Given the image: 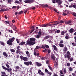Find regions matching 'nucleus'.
I'll return each instance as SVG.
<instances>
[{
  "mask_svg": "<svg viewBox=\"0 0 76 76\" xmlns=\"http://www.w3.org/2000/svg\"><path fill=\"white\" fill-rule=\"evenodd\" d=\"M67 66L69 67H70V64L69 63H67Z\"/></svg>",
  "mask_w": 76,
  "mask_h": 76,
  "instance_id": "a18cd8bd",
  "label": "nucleus"
},
{
  "mask_svg": "<svg viewBox=\"0 0 76 76\" xmlns=\"http://www.w3.org/2000/svg\"><path fill=\"white\" fill-rule=\"evenodd\" d=\"M24 1L25 3L31 4L34 2V1L33 0H26V1Z\"/></svg>",
  "mask_w": 76,
  "mask_h": 76,
  "instance_id": "423d86ee",
  "label": "nucleus"
},
{
  "mask_svg": "<svg viewBox=\"0 0 76 76\" xmlns=\"http://www.w3.org/2000/svg\"><path fill=\"white\" fill-rule=\"evenodd\" d=\"M64 50L66 51H67L68 50L67 48V47H66V46H65L64 48Z\"/></svg>",
  "mask_w": 76,
  "mask_h": 76,
  "instance_id": "2f4dec72",
  "label": "nucleus"
},
{
  "mask_svg": "<svg viewBox=\"0 0 76 76\" xmlns=\"http://www.w3.org/2000/svg\"><path fill=\"white\" fill-rule=\"evenodd\" d=\"M16 40L17 41V42L18 43V44H19V39H16Z\"/></svg>",
  "mask_w": 76,
  "mask_h": 76,
  "instance_id": "5fc2aeb1",
  "label": "nucleus"
},
{
  "mask_svg": "<svg viewBox=\"0 0 76 76\" xmlns=\"http://www.w3.org/2000/svg\"><path fill=\"white\" fill-rule=\"evenodd\" d=\"M26 43L25 42H22L21 43H20V45H24Z\"/></svg>",
  "mask_w": 76,
  "mask_h": 76,
  "instance_id": "bb28decb",
  "label": "nucleus"
},
{
  "mask_svg": "<svg viewBox=\"0 0 76 76\" xmlns=\"http://www.w3.org/2000/svg\"><path fill=\"white\" fill-rule=\"evenodd\" d=\"M67 15V14L65 12H63V16H66Z\"/></svg>",
  "mask_w": 76,
  "mask_h": 76,
  "instance_id": "c03bdc74",
  "label": "nucleus"
},
{
  "mask_svg": "<svg viewBox=\"0 0 76 76\" xmlns=\"http://www.w3.org/2000/svg\"><path fill=\"white\" fill-rule=\"evenodd\" d=\"M69 8L73 7V5H72V4H71V5L69 6Z\"/></svg>",
  "mask_w": 76,
  "mask_h": 76,
  "instance_id": "bf43d9fd",
  "label": "nucleus"
},
{
  "mask_svg": "<svg viewBox=\"0 0 76 76\" xmlns=\"http://www.w3.org/2000/svg\"><path fill=\"white\" fill-rule=\"evenodd\" d=\"M54 23H55L54 25H55V26H56L57 24H59V22L58 21H54Z\"/></svg>",
  "mask_w": 76,
  "mask_h": 76,
  "instance_id": "6ab92c4d",
  "label": "nucleus"
},
{
  "mask_svg": "<svg viewBox=\"0 0 76 76\" xmlns=\"http://www.w3.org/2000/svg\"><path fill=\"white\" fill-rule=\"evenodd\" d=\"M48 67L49 69H50V70H52V67H50V66H48Z\"/></svg>",
  "mask_w": 76,
  "mask_h": 76,
  "instance_id": "49530a36",
  "label": "nucleus"
},
{
  "mask_svg": "<svg viewBox=\"0 0 76 76\" xmlns=\"http://www.w3.org/2000/svg\"><path fill=\"white\" fill-rule=\"evenodd\" d=\"M0 43L1 44V45H4V43L3 42L0 41Z\"/></svg>",
  "mask_w": 76,
  "mask_h": 76,
  "instance_id": "cd10ccee",
  "label": "nucleus"
},
{
  "mask_svg": "<svg viewBox=\"0 0 76 76\" xmlns=\"http://www.w3.org/2000/svg\"><path fill=\"white\" fill-rule=\"evenodd\" d=\"M69 61H73L74 59L73 58V57H71L70 58V57L69 58Z\"/></svg>",
  "mask_w": 76,
  "mask_h": 76,
  "instance_id": "4be33fe9",
  "label": "nucleus"
},
{
  "mask_svg": "<svg viewBox=\"0 0 76 76\" xmlns=\"http://www.w3.org/2000/svg\"><path fill=\"white\" fill-rule=\"evenodd\" d=\"M45 71L46 73H48V70H47V69H45Z\"/></svg>",
  "mask_w": 76,
  "mask_h": 76,
  "instance_id": "680f3d73",
  "label": "nucleus"
},
{
  "mask_svg": "<svg viewBox=\"0 0 76 76\" xmlns=\"http://www.w3.org/2000/svg\"><path fill=\"white\" fill-rule=\"evenodd\" d=\"M59 46L60 47L63 48V47H64V45L61 43H59Z\"/></svg>",
  "mask_w": 76,
  "mask_h": 76,
  "instance_id": "393cba45",
  "label": "nucleus"
},
{
  "mask_svg": "<svg viewBox=\"0 0 76 76\" xmlns=\"http://www.w3.org/2000/svg\"><path fill=\"white\" fill-rule=\"evenodd\" d=\"M36 39L35 38H31L30 39V40H27L26 41L27 43L26 44V45H33L35 44V42Z\"/></svg>",
  "mask_w": 76,
  "mask_h": 76,
  "instance_id": "f257e3e1",
  "label": "nucleus"
},
{
  "mask_svg": "<svg viewBox=\"0 0 76 76\" xmlns=\"http://www.w3.org/2000/svg\"><path fill=\"white\" fill-rule=\"evenodd\" d=\"M72 15L75 16V17H76V13L75 12L73 13L72 14Z\"/></svg>",
  "mask_w": 76,
  "mask_h": 76,
  "instance_id": "58836bf2",
  "label": "nucleus"
},
{
  "mask_svg": "<svg viewBox=\"0 0 76 76\" xmlns=\"http://www.w3.org/2000/svg\"><path fill=\"white\" fill-rule=\"evenodd\" d=\"M61 35H64V31H62L61 32Z\"/></svg>",
  "mask_w": 76,
  "mask_h": 76,
  "instance_id": "ea45409f",
  "label": "nucleus"
},
{
  "mask_svg": "<svg viewBox=\"0 0 76 76\" xmlns=\"http://www.w3.org/2000/svg\"><path fill=\"white\" fill-rule=\"evenodd\" d=\"M40 37L41 35H39V34H38L36 36V38L37 39L39 38Z\"/></svg>",
  "mask_w": 76,
  "mask_h": 76,
  "instance_id": "5701e85b",
  "label": "nucleus"
},
{
  "mask_svg": "<svg viewBox=\"0 0 76 76\" xmlns=\"http://www.w3.org/2000/svg\"><path fill=\"white\" fill-rule=\"evenodd\" d=\"M42 6L43 7H48V5L47 4H45V5H42Z\"/></svg>",
  "mask_w": 76,
  "mask_h": 76,
  "instance_id": "a878e982",
  "label": "nucleus"
},
{
  "mask_svg": "<svg viewBox=\"0 0 76 76\" xmlns=\"http://www.w3.org/2000/svg\"><path fill=\"white\" fill-rule=\"evenodd\" d=\"M10 51L12 53H15V50L13 49H10Z\"/></svg>",
  "mask_w": 76,
  "mask_h": 76,
  "instance_id": "b1692460",
  "label": "nucleus"
},
{
  "mask_svg": "<svg viewBox=\"0 0 76 76\" xmlns=\"http://www.w3.org/2000/svg\"><path fill=\"white\" fill-rule=\"evenodd\" d=\"M6 66L8 68H9V67H10V66H9L7 64H6Z\"/></svg>",
  "mask_w": 76,
  "mask_h": 76,
  "instance_id": "8fccbe9b",
  "label": "nucleus"
},
{
  "mask_svg": "<svg viewBox=\"0 0 76 76\" xmlns=\"http://www.w3.org/2000/svg\"><path fill=\"white\" fill-rule=\"evenodd\" d=\"M23 60L24 61H27L28 60V58L26 57H23Z\"/></svg>",
  "mask_w": 76,
  "mask_h": 76,
  "instance_id": "f8f14e48",
  "label": "nucleus"
},
{
  "mask_svg": "<svg viewBox=\"0 0 76 76\" xmlns=\"http://www.w3.org/2000/svg\"><path fill=\"white\" fill-rule=\"evenodd\" d=\"M19 48H20V46H18L17 47V50H19Z\"/></svg>",
  "mask_w": 76,
  "mask_h": 76,
  "instance_id": "0e129e2a",
  "label": "nucleus"
},
{
  "mask_svg": "<svg viewBox=\"0 0 76 76\" xmlns=\"http://www.w3.org/2000/svg\"><path fill=\"white\" fill-rule=\"evenodd\" d=\"M2 67L3 68V69H4L5 70H6V69H7V68H6V67H5V66H2Z\"/></svg>",
  "mask_w": 76,
  "mask_h": 76,
  "instance_id": "c9c22d12",
  "label": "nucleus"
},
{
  "mask_svg": "<svg viewBox=\"0 0 76 76\" xmlns=\"http://www.w3.org/2000/svg\"><path fill=\"white\" fill-rule=\"evenodd\" d=\"M26 54H27V55L29 54V52L28 51H27L26 52Z\"/></svg>",
  "mask_w": 76,
  "mask_h": 76,
  "instance_id": "774afa93",
  "label": "nucleus"
},
{
  "mask_svg": "<svg viewBox=\"0 0 76 76\" xmlns=\"http://www.w3.org/2000/svg\"><path fill=\"white\" fill-rule=\"evenodd\" d=\"M50 26H52V23H49L46 24H43L42 25H41V26H42V27H47Z\"/></svg>",
  "mask_w": 76,
  "mask_h": 76,
  "instance_id": "20e7f679",
  "label": "nucleus"
},
{
  "mask_svg": "<svg viewBox=\"0 0 76 76\" xmlns=\"http://www.w3.org/2000/svg\"><path fill=\"white\" fill-rule=\"evenodd\" d=\"M3 55L6 57H8V55H7V54L6 53V52H4L3 53Z\"/></svg>",
  "mask_w": 76,
  "mask_h": 76,
  "instance_id": "f3484780",
  "label": "nucleus"
},
{
  "mask_svg": "<svg viewBox=\"0 0 76 76\" xmlns=\"http://www.w3.org/2000/svg\"><path fill=\"white\" fill-rule=\"evenodd\" d=\"M72 22V21H71V20H69L65 22V23H66V24H69V25H72L71 23Z\"/></svg>",
  "mask_w": 76,
  "mask_h": 76,
  "instance_id": "9d476101",
  "label": "nucleus"
},
{
  "mask_svg": "<svg viewBox=\"0 0 76 76\" xmlns=\"http://www.w3.org/2000/svg\"><path fill=\"white\" fill-rule=\"evenodd\" d=\"M52 25L53 26H53H55V25H54V24H55L54 22H52Z\"/></svg>",
  "mask_w": 76,
  "mask_h": 76,
  "instance_id": "13d9d810",
  "label": "nucleus"
},
{
  "mask_svg": "<svg viewBox=\"0 0 76 76\" xmlns=\"http://www.w3.org/2000/svg\"><path fill=\"white\" fill-rule=\"evenodd\" d=\"M23 11H20L18 14V15H20V14H22L23 13Z\"/></svg>",
  "mask_w": 76,
  "mask_h": 76,
  "instance_id": "e433bc0d",
  "label": "nucleus"
},
{
  "mask_svg": "<svg viewBox=\"0 0 76 76\" xmlns=\"http://www.w3.org/2000/svg\"><path fill=\"white\" fill-rule=\"evenodd\" d=\"M64 42V41L63 40H61L60 41V44H63Z\"/></svg>",
  "mask_w": 76,
  "mask_h": 76,
  "instance_id": "864d4df0",
  "label": "nucleus"
},
{
  "mask_svg": "<svg viewBox=\"0 0 76 76\" xmlns=\"http://www.w3.org/2000/svg\"><path fill=\"white\" fill-rule=\"evenodd\" d=\"M1 73L2 74L1 76H8L7 75H6V72H1Z\"/></svg>",
  "mask_w": 76,
  "mask_h": 76,
  "instance_id": "9b49d317",
  "label": "nucleus"
},
{
  "mask_svg": "<svg viewBox=\"0 0 76 76\" xmlns=\"http://www.w3.org/2000/svg\"><path fill=\"white\" fill-rule=\"evenodd\" d=\"M42 32L39 31V32H38V34H39V35H41V33H42Z\"/></svg>",
  "mask_w": 76,
  "mask_h": 76,
  "instance_id": "603ef678",
  "label": "nucleus"
},
{
  "mask_svg": "<svg viewBox=\"0 0 76 76\" xmlns=\"http://www.w3.org/2000/svg\"><path fill=\"white\" fill-rule=\"evenodd\" d=\"M57 34H59L60 32V30H58L56 31Z\"/></svg>",
  "mask_w": 76,
  "mask_h": 76,
  "instance_id": "4c0bfd02",
  "label": "nucleus"
},
{
  "mask_svg": "<svg viewBox=\"0 0 76 76\" xmlns=\"http://www.w3.org/2000/svg\"><path fill=\"white\" fill-rule=\"evenodd\" d=\"M48 75H52V73L51 72H48Z\"/></svg>",
  "mask_w": 76,
  "mask_h": 76,
  "instance_id": "de8ad7c7",
  "label": "nucleus"
},
{
  "mask_svg": "<svg viewBox=\"0 0 76 76\" xmlns=\"http://www.w3.org/2000/svg\"><path fill=\"white\" fill-rule=\"evenodd\" d=\"M38 73L41 76H44V73H43L42 72H41V70L39 69L38 71Z\"/></svg>",
  "mask_w": 76,
  "mask_h": 76,
  "instance_id": "0eeeda50",
  "label": "nucleus"
},
{
  "mask_svg": "<svg viewBox=\"0 0 76 76\" xmlns=\"http://www.w3.org/2000/svg\"><path fill=\"white\" fill-rule=\"evenodd\" d=\"M73 7L74 8H76V5H75V4L73 5Z\"/></svg>",
  "mask_w": 76,
  "mask_h": 76,
  "instance_id": "69168bd1",
  "label": "nucleus"
},
{
  "mask_svg": "<svg viewBox=\"0 0 76 76\" xmlns=\"http://www.w3.org/2000/svg\"><path fill=\"white\" fill-rule=\"evenodd\" d=\"M34 28H35V27H34V26H31V28H32V29H34L35 30Z\"/></svg>",
  "mask_w": 76,
  "mask_h": 76,
  "instance_id": "e2e57ef3",
  "label": "nucleus"
},
{
  "mask_svg": "<svg viewBox=\"0 0 76 76\" xmlns=\"http://www.w3.org/2000/svg\"><path fill=\"white\" fill-rule=\"evenodd\" d=\"M51 58L52 59L53 61H55L56 60V57L54 55V54H52L51 55Z\"/></svg>",
  "mask_w": 76,
  "mask_h": 76,
  "instance_id": "6e6552de",
  "label": "nucleus"
},
{
  "mask_svg": "<svg viewBox=\"0 0 76 76\" xmlns=\"http://www.w3.org/2000/svg\"><path fill=\"white\" fill-rule=\"evenodd\" d=\"M15 3H17V4H19L20 2L18 0H16L15 1Z\"/></svg>",
  "mask_w": 76,
  "mask_h": 76,
  "instance_id": "c85d7f7f",
  "label": "nucleus"
},
{
  "mask_svg": "<svg viewBox=\"0 0 76 76\" xmlns=\"http://www.w3.org/2000/svg\"><path fill=\"white\" fill-rule=\"evenodd\" d=\"M42 48H43L44 49V48H45V45H42L41 47Z\"/></svg>",
  "mask_w": 76,
  "mask_h": 76,
  "instance_id": "f704fd0d",
  "label": "nucleus"
},
{
  "mask_svg": "<svg viewBox=\"0 0 76 76\" xmlns=\"http://www.w3.org/2000/svg\"><path fill=\"white\" fill-rule=\"evenodd\" d=\"M15 39V37H12L11 39L10 38L9 40L7 41V44H8L9 45H13L12 42L14 41Z\"/></svg>",
  "mask_w": 76,
  "mask_h": 76,
  "instance_id": "f03ea898",
  "label": "nucleus"
},
{
  "mask_svg": "<svg viewBox=\"0 0 76 76\" xmlns=\"http://www.w3.org/2000/svg\"><path fill=\"white\" fill-rule=\"evenodd\" d=\"M12 69L11 68H7V69H6V70H7L8 72H10V73L12 72Z\"/></svg>",
  "mask_w": 76,
  "mask_h": 76,
  "instance_id": "4468645a",
  "label": "nucleus"
},
{
  "mask_svg": "<svg viewBox=\"0 0 76 76\" xmlns=\"http://www.w3.org/2000/svg\"><path fill=\"white\" fill-rule=\"evenodd\" d=\"M67 55V58L69 60V59L70 58V57H71V54L69 51H68L66 53Z\"/></svg>",
  "mask_w": 76,
  "mask_h": 76,
  "instance_id": "1a4fd4ad",
  "label": "nucleus"
},
{
  "mask_svg": "<svg viewBox=\"0 0 76 76\" xmlns=\"http://www.w3.org/2000/svg\"><path fill=\"white\" fill-rule=\"evenodd\" d=\"M34 31H35V30H34V29H32V30H31V31L30 32V33L31 34L32 33V32H34Z\"/></svg>",
  "mask_w": 76,
  "mask_h": 76,
  "instance_id": "4d7b16f0",
  "label": "nucleus"
},
{
  "mask_svg": "<svg viewBox=\"0 0 76 76\" xmlns=\"http://www.w3.org/2000/svg\"><path fill=\"white\" fill-rule=\"evenodd\" d=\"M36 64L37 66H38L39 67L40 66H42V64H40L38 62H36Z\"/></svg>",
  "mask_w": 76,
  "mask_h": 76,
  "instance_id": "a211bd4d",
  "label": "nucleus"
},
{
  "mask_svg": "<svg viewBox=\"0 0 76 76\" xmlns=\"http://www.w3.org/2000/svg\"><path fill=\"white\" fill-rule=\"evenodd\" d=\"M75 31V29H74L73 28H71L69 30V32H70V33H72L73 32V31Z\"/></svg>",
  "mask_w": 76,
  "mask_h": 76,
  "instance_id": "ddd939ff",
  "label": "nucleus"
},
{
  "mask_svg": "<svg viewBox=\"0 0 76 76\" xmlns=\"http://www.w3.org/2000/svg\"><path fill=\"white\" fill-rule=\"evenodd\" d=\"M59 23H64V21L61 20L59 22Z\"/></svg>",
  "mask_w": 76,
  "mask_h": 76,
  "instance_id": "7c9ffc66",
  "label": "nucleus"
},
{
  "mask_svg": "<svg viewBox=\"0 0 76 76\" xmlns=\"http://www.w3.org/2000/svg\"><path fill=\"white\" fill-rule=\"evenodd\" d=\"M64 73H67V71L66 70V69H64Z\"/></svg>",
  "mask_w": 76,
  "mask_h": 76,
  "instance_id": "09e8293b",
  "label": "nucleus"
},
{
  "mask_svg": "<svg viewBox=\"0 0 76 76\" xmlns=\"http://www.w3.org/2000/svg\"><path fill=\"white\" fill-rule=\"evenodd\" d=\"M50 62V61L48 60H47V61H46V64H48V63Z\"/></svg>",
  "mask_w": 76,
  "mask_h": 76,
  "instance_id": "6e6d98bb",
  "label": "nucleus"
},
{
  "mask_svg": "<svg viewBox=\"0 0 76 76\" xmlns=\"http://www.w3.org/2000/svg\"><path fill=\"white\" fill-rule=\"evenodd\" d=\"M63 1H61V0H60L57 3H58L59 5H61V3H62Z\"/></svg>",
  "mask_w": 76,
  "mask_h": 76,
  "instance_id": "412c9836",
  "label": "nucleus"
},
{
  "mask_svg": "<svg viewBox=\"0 0 76 76\" xmlns=\"http://www.w3.org/2000/svg\"><path fill=\"white\" fill-rule=\"evenodd\" d=\"M51 36H50L47 35L44 38V39H48L49 38H51Z\"/></svg>",
  "mask_w": 76,
  "mask_h": 76,
  "instance_id": "2eb2a0df",
  "label": "nucleus"
},
{
  "mask_svg": "<svg viewBox=\"0 0 76 76\" xmlns=\"http://www.w3.org/2000/svg\"><path fill=\"white\" fill-rule=\"evenodd\" d=\"M53 50L55 51H58V48H57L56 46L55 45H53Z\"/></svg>",
  "mask_w": 76,
  "mask_h": 76,
  "instance_id": "dca6fc26",
  "label": "nucleus"
},
{
  "mask_svg": "<svg viewBox=\"0 0 76 76\" xmlns=\"http://www.w3.org/2000/svg\"><path fill=\"white\" fill-rule=\"evenodd\" d=\"M24 63L25 65L27 66H29L30 65H32V61H31L25 62Z\"/></svg>",
  "mask_w": 76,
  "mask_h": 76,
  "instance_id": "39448f33",
  "label": "nucleus"
},
{
  "mask_svg": "<svg viewBox=\"0 0 76 76\" xmlns=\"http://www.w3.org/2000/svg\"><path fill=\"white\" fill-rule=\"evenodd\" d=\"M34 56H37V57H38L39 55V53H38L37 54L36 52H34Z\"/></svg>",
  "mask_w": 76,
  "mask_h": 76,
  "instance_id": "aec40b11",
  "label": "nucleus"
},
{
  "mask_svg": "<svg viewBox=\"0 0 76 76\" xmlns=\"http://www.w3.org/2000/svg\"><path fill=\"white\" fill-rule=\"evenodd\" d=\"M65 38L66 39H68L69 38V36H65Z\"/></svg>",
  "mask_w": 76,
  "mask_h": 76,
  "instance_id": "a19ab883",
  "label": "nucleus"
},
{
  "mask_svg": "<svg viewBox=\"0 0 76 76\" xmlns=\"http://www.w3.org/2000/svg\"><path fill=\"white\" fill-rule=\"evenodd\" d=\"M15 69L14 70L15 72H21L22 71V69L19 66H15Z\"/></svg>",
  "mask_w": 76,
  "mask_h": 76,
  "instance_id": "7ed1b4c3",
  "label": "nucleus"
},
{
  "mask_svg": "<svg viewBox=\"0 0 76 76\" xmlns=\"http://www.w3.org/2000/svg\"><path fill=\"white\" fill-rule=\"evenodd\" d=\"M45 48H50V46L47 45H45Z\"/></svg>",
  "mask_w": 76,
  "mask_h": 76,
  "instance_id": "c756f323",
  "label": "nucleus"
},
{
  "mask_svg": "<svg viewBox=\"0 0 76 76\" xmlns=\"http://www.w3.org/2000/svg\"><path fill=\"white\" fill-rule=\"evenodd\" d=\"M64 57L65 58H67V55L66 54H65L64 55Z\"/></svg>",
  "mask_w": 76,
  "mask_h": 76,
  "instance_id": "052dcab7",
  "label": "nucleus"
},
{
  "mask_svg": "<svg viewBox=\"0 0 76 76\" xmlns=\"http://www.w3.org/2000/svg\"><path fill=\"white\" fill-rule=\"evenodd\" d=\"M69 70L70 71H72L73 70V68H72L71 67H70L69 68H68Z\"/></svg>",
  "mask_w": 76,
  "mask_h": 76,
  "instance_id": "473e14b6",
  "label": "nucleus"
},
{
  "mask_svg": "<svg viewBox=\"0 0 76 76\" xmlns=\"http://www.w3.org/2000/svg\"><path fill=\"white\" fill-rule=\"evenodd\" d=\"M20 57L21 59H23V57L22 56H20Z\"/></svg>",
  "mask_w": 76,
  "mask_h": 76,
  "instance_id": "338daca9",
  "label": "nucleus"
},
{
  "mask_svg": "<svg viewBox=\"0 0 76 76\" xmlns=\"http://www.w3.org/2000/svg\"><path fill=\"white\" fill-rule=\"evenodd\" d=\"M12 9H16V6H13L12 7Z\"/></svg>",
  "mask_w": 76,
  "mask_h": 76,
  "instance_id": "3c124183",
  "label": "nucleus"
},
{
  "mask_svg": "<svg viewBox=\"0 0 76 76\" xmlns=\"http://www.w3.org/2000/svg\"><path fill=\"white\" fill-rule=\"evenodd\" d=\"M7 10H6V9H2L1 10V12H4V11H6Z\"/></svg>",
  "mask_w": 76,
  "mask_h": 76,
  "instance_id": "72a5a7b5",
  "label": "nucleus"
},
{
  "mask_svg": "<svg viewBox=\"0 0 76 76\" xmlns=\"http://www.w3.org/2000/svg\"><path fill=\"white\" fill-rule=\"evenodd\" d=\"M48 53H51V50L50 49H48Z\"/></svg>",
  "mask_w": 76,
  "mask_h": 76,
  "instance_id": "79ce46f5",
  "label": "nucleus"
},
{
  "mask_svg": "<svg viewBox=\"0 0 76 76\" xmlns=\"http://www.w3.org/2000/svg\"><path fill=\"white\" fill-rule=\"evenodd\" d=\"M60 74H61V75H64V73H63V72L62 71V70H60Z\"/></svg>",
  "mask_w": 76,
  "mask_h": 76,
  "instance_id": "37998d69",
  "label": "nucleus"
}]
</instances>
